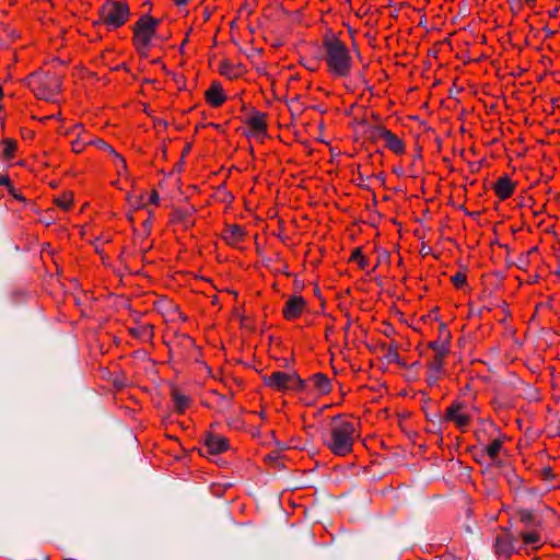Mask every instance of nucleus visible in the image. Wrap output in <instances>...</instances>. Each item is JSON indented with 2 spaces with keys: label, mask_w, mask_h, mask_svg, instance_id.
Here are the masks:
<instances>
[{
  "label": "nucleus",
  "mask_w": 560,
  "mask_h": 560,
  "mask_svg": "<svg viewBox=\"0 0 560 560\" xmlns=\"http://www.w3.org/2000/svg\"><path fill=\"white\" fill-rule=\"evenodd\" d=\"M359 438L360 422L351 417L337 416L330 422L324 444L334 455L347 456Z\"/></svg>",
  "instance_id": "1"
},
{
  "label": "nucleus",
  "mask_w": 560,
  "mask_h": 560,
  "mask_svg": "<svg viewBox=\"0 0 560 560\" xmlns=\"http://www.w3.org/2000/svg\"><path fill=\"white\" fill-rule=\"evenodd\" d=\"M324 60L327 71L335 78H347L351 73L352 57L346 44L336 36L323 40Z\"/></svg>",
  "instance_id": "2"
},
{
  "label": "nucleus",
  "mask_w": 560,
  "mask_h": 560,
  "mask_svg": "<svg viewBox=\"0 0 560 560\" xmlns=\"http://www.w3.org/2000/svg\"><path fill=\"white\" fill-rule=\"evenodd\" d=\"M28 86L38 100L54 102L61 90V77L56 72H34L28 77Z\"/></svg>",
  "instance_id": "3"
},
{
  "label": "nucleus",
  "mask_w": 560,
  "mask_h": 560,
  "mask_svg": "<svg viewBox=\"0 0 560 560\" xmlns=\"http://www.w3.org/2000/svg\"><path fill=\"white\" fill-rule=\"evenodd\" d=\"M159 20L151 15H142L133 25L132 42L138 52L147 55L151 47V40L156 33Z\"/></svg>",
  "instance_id": "4"
},
{
  "label": "nucleus",
  "mask_w": 560,
  "mask_h": 560,
  "mask_svg": "<svg viewBox=\"0 0 560 560\" xmlns=\"http://www.w3.org/2000/svg\"><path fill=\"white\" fill-rule=\"evenodd\" d=\"M129 7L121 1L106 0L100 8V22L108 30L121 27L129 20Z\"/></svg>",
  "instance_id": "5"
},
{
  "label": "nucleus",
  "mask_w": 560,
  "mask_h": 560,
  "mask_svg": "<svg viewBox=\"0 0 560 560\" xmlns=\"http://www.w3.org/2000/svg\"><path fill=\"white\" fill-rule=\"evenodd\" d=\"M264 383L277 392L300 390L304 387V381L296 373L282 371H275L270 375L264 376Z\"/></svg>",
  "instance_id": "6"
},
{
  "label": "nucleus",
  "mask_w": 560,
  "mask_h": 560,
  "mask_svg": "<svg viewBox=\"0 0 560 560\" xmlns=\"http://www.w3.org/2000/svg\"><path fill=\"white\" fill-rule=\"evenodd\" d=\"M443 420L452 422L462 432H466L472 421V416L467 411L462 401L452 402L444 412Z\"/></svg>",
  "instance_id": "7"
},
{
  "label": "nucleus",
  "mask_w": 560,
  "mask_h": 560,
  "mask_svg": "<svg viewBox=\"0 0 560 560\" xmlns=\"http://www.w3.org/2000/svg\"><path fill=\"white\" fill-rule=\"evenodd\" d=\"M373 138L377 141H382L386 149L397 155H402L406 151L404 140L382 126L374 128Z\"/></svg>",
  "instance_id": "8"
},
{
  "label": "nucleus",
  "mask_w": 560,
  "mask_h": 560,
  "mask_svg": "<svg viewBox=\"0 0 560 560\" xmlns=\"http://www.w3.org/2000/svg\"><path fill=\"white\" fill-rule=\"evenodd\" d=\"M486 430L489 431L491 442L482 447V453L487 455L490 460L494 462L503 450L506 435L502 433L499 427L493 422H488Z\"/></svg>",
  "instance_id": "9"
},
{
  "label": "nucleus",
  "mask_w": 560,
  "mask_h": 560,
  "mask_svg": "<svg viewBox=\"0 0 560 560\" xmlns=\"http://www.w3.org/2000/svg\"><path fill=\"white\" fill-rule=\"evenodd\" d=\"M516 538H514L509 532L502 530L495 537L494 551L498 556L510 558L513 553L520 552L521 547H516Z\"/></svg>",
  "instance_id": "10"
},
{
  "label": "nucleus",
  "mask_w": 560,
  "mask_h": 560,
  "mask_svg": "<svg viewBox=\"0 0 560 560\" xmlns=\"http://www.w3.org/2000/svg\"><path fill=\"white\" fill-rule=\"evenodd\" d=\"M306 301L301 295L290 296L282 308V315L287 320L299 318L306 310Z\"/></svg>",
  "instance_id": "11"
},
{
  "label": "nucleus",
  "mask_w": 560,
  "mask_h": 560,
  "mask_svg": "<svg viewBox=\"0 0 560 560\" xmlns=\"http://www.w3.org/2000/svg\"><path fill=\"white\" fill-rule=\"evenodd\" d=\"M445 357H432L428 362L427 383L430 387L438 385L445 373Z\"/></svg>",
  "instance_id": "12"
},
{
  "label": "nucleus",
  "mask_w": 560,
  "mask_h": 560,
  "mask_svg": "<svg viewBox=\"0 0 560 560\" xmlns=\"http://www.w3.org/2000/svg\"><path fill=\"white\" fill-rule=\"evenodd\" d=\"M246 231L238 224H226L221 233L222 240L230 246H237L245 241Z\"/></svg>",
  "instance_id": "13"
},
{
  "label": "nucleus",
  "mask_w": 560,
  "mask_h": 560,
  "mask_svg": "<svg viewBox=\"0 0 560 560\" xmlns=\"http://www.w3.org/2000/svg\"><path fill=\"white\" fill-rule=\"evenodd\" d=\"M441 339L429 342V348L434 352V357H447L450 353V337L451 334L444 324L440 327Z\"/></svg>",
  "instance_id": "14"
},
{
  "label": "nucleus",
  "mask_w": 560,
  "mask_h": 560,
  "mask_svg": "<svg viewBox=\"0 0 560 560\" xmlns=\"http://www.w3.org/2000/svg\"><path fill=\"white\" fill-rule=\"evenodd\" d=\"M516 188V183H514L509 176L504 175L498 178L495 184L493 185V190L497 197L500 200H505L510 198Z\"/></svg>",
  "instance_id": "15"
},
{
  "label": "nucleus",
  "mask_w": 560,
  "mask_h": 560,
  "mask_svg": "<svg viewBox=\"0 0 560 560\" xmlns=\"http://www.w3.org/2000/svg\"><path fill=\"white\" fill-rule=\"evenodd\" d=\"M205 447L210 454H220L229 448V441L222 435L208 433L205 438Z\"/></svg>",
  "instance_id": "16"
},
{
  "label": "nucleus",
  "mask_w": 560,
  "mask_h": 560,
  "mask_svg": "<svg viewBox=\"0 0 560 560\" xmlns=\"http://www.w3.org/2000/svg\"><path fill=\"white\" fill-rule=\"evenodd\" d=\"M205 98L214 108L220 107L226 101L224 91L219 82L211 83L210 88L206 91Z\"/></svg>",
  "instance_id": "17"
},
{
  "label": "nucleus",
  "mask_w": 560,
  "mask_h": 560,
  "mask_svg": "<svg viewBox=\"0 0 560 560\" xmlns=\"http://www.w3.org/2000/svg\"><path fill=\"white\" fill-rule=\"evenodd\" d=\"M246 125L253 135H260L267 131V115L261 112H254L247 119Z\"/></svg>",
  "instance_id": "18"
},
{
  "label": "nucleus",
  "mask_w": 560,
  "mask_h": 560,
  "mask_svg": "<svg viewBox=\"0 0 560 560\" xmlns=\"http://www.w3.org/2000/svg\"><path fill=\"white\" fill-rule=\"evenodd\" d=\"M308 383L313 386L318 395H327L331 392V382L323 373H316L308 378Z\"/></svg>",
  "instance_id": "19"
},
{
  "label": "nucleus",
  "mask_w": 560,
  "mask_h": 560,
  "mask_svg": "<svg viewBox=\"0 0 560 560\" xmlns=\"http://www.w3.org/2000/svg\"><path fill=\"white\" fill-rule=\"evenodd\" d=\"M73 131H77V139L71 142V149L75 153H81L92 142V138L88 136L82 125L74 126Z\"/></svg>",
  "instance_id": "20"
},
{
  "label": "nucleus",
  "mask_w": 560,
  "mask_h": 560,
  "mask_svg": "<svg viewBox=\"0 0 560 560\" xmlns=\"http://www.w3.org/2000/svg\"><path fill=\"white\" fill-rule=\"evenodd\" d=\"M129 334L141 341H151L154 336L153 326L149 324L130 327Z\"/></svg>",
  "instance_id": "21"
},
{
  "label": "nucleus",
  "mask_w": 560,
  "mask_h": 560,
  "mask_svg": "<svg viewBox=\"0 0 560 560\" xmlns=\"http://www.w3.org/2000/svg\"><path fill=\"white\" fill-rule=\"evenodd\" d=\"M172 399L175 406V409L179 413H184L190 406V397L183 394L179 389H172Z\"/></svg>",
  "instance_id": "22"
},
{
  "label": "nucleus",
  "mask_w": 560,
  "mask_h": 560,
  "mask_svg": "<svg viewBox=\"0 0 560 560\" xmlns=\"http://www.w3.org/2000/svg\"><path fill=\"white\" fill-rule=\"evenodd\" d=\"M2 155L5 160L11 161L15 156L18 143L11 138H5L1 141Z\"/></svg>",
  "instance_id": "23"
},
{
  "label": "nucleus",
  "mask_w": 560,
  "mask_h": 560,
  "mask_svg": "<svg viewBox=\"0 0 560 560\" xmlns=\"http://www.w3.org/2000/svg\"><path fill=\"white\" fill-rule=\"evenodd\" d=\"M54 203L60 209L68 211L73 205V194L70 191L63 192L62 195L54 198Z\"/></svg>",
  "instance_id": "24"
},
{
  "label": "nucleus",
  "mask_w": 560,
  "mask_h": 560,
  "mask_svg": "<svg viewBox=\"0 0 560 560\" xmlns=\"http://www.w3.org/2000/svg\"><path fill=\"white\" fill-rule=\"evenodd\" d=\"M521 537L525 546H533L534 549L541 544V536L538 532L522 533Z\"/></svg>",
  "instance_id": "25"
},
{
  "label": "nucleus",
  "mask_w": 560,
  "mask_h": 560,
  "mask_svg": "<svg viewBox=\"0 0 560 560\" xmlns=\"http://www.w3.org/2000/svg\"><path fill=\"white\" fill-rule=\"evenodd\" d=\"M110 155L113 156V163L116 167L118 176L125 175L127 173V163L125 159L116 151H114V153H112Z\"/></svg>",
  "instance_id": "26"
},
{
  "label": "nucleus",
  "mask_w": 560,
  "mask_h": 560,
  "mask_svg": "<svg viewBox=\"0 0 560 560\" xmlns=\"http://www.w3.org/2000/svg\"><path fill=\"white\" fill-rule=\"evenodd\" d=\"M190 211L184 209H176L172 212V222H183L190 224Z\"/></svg>",
  "instance_id": "27"
},
{
  "label": "nucleus",
  "mask_w": 560,
  "mask_h": 560,
  "mask_svg": "<svg viewBox=\"0 0 560 560\" xmlns=\"http://www.w3.org/2000/svg\"><path fill=\"white\" fill-rule=\"evenodd\" d=\"M350 261H357L360 269H365L368 267V259L364 257L362 249L357 247L350 257Z\"/></svg>",
  "instance_id": "28"
},
{
  "label": "nucleus",
  "mask_w": 560,
  "mask_h": 560,
  "mask_svg": "<svg viewBox=\"0 0 560 560\" xmlns=\"http://www.w3.org/2000/svg\"><path fill=\"white\" fill-rule=\"evenodd\" d=\"M89 145H94L100 150L108 152L109 154L114 153V151H115L112 145H109L107 142H105L101 138H92V142H90Z\"/></svg>",
  "instance_id": "29"
},
{
  "label": "nucleus",
  "mask_w": 560,
  "mask_h": 560,
  "mask_svg": "<svg viewBox=\"0 0 560 560\" xmlns=\"http://www.w3.org/2000/svg\"><path fill=\"white\" fill-rule=\"evenodd\" d=\"M451 280L454 287L459 289L466 284L467 276L464 272H456L454 276H452Z\"/></svg>",
  "instance_id": "30"
},
{
  "label": "nucleus",
  "mask_w": 560,
  "mask_h": 560,
  "mask_svg": "<svg viewBox=\"0 0 560 560\" xmlns=\"http://www.w3.org/2000/svg\"><path fill=\"white\" fill-rule=\"evenodd\" d=\"M518 517H520V521L525 524V525H529L533 523L534 521V514L532 511L529 510H521L518 512Z\"/></svg>",
  "instance_id": "31"
},
{
  "label": "nucleus",
  "mask_w": 560,
  "mask_h": 560,
  "mask_svg": "<svg viewBox=\"0 0 560 560\" xmlns=\"http://www.w3.org/2000/svg\"><path fill=\"white\" fill-rule=\"evenodd\" d=\"M0 185L7 186L9 188V191L13 190V186L11 185V180L8 175H0Z\"/></svg>",
  "instance_id": "32"
},
{
  "label": "nucleus",
  "mask_w": 560,
  "mask_h": 560,
  "mask_svg": "<svg viewBox=\"0 0 560 560\" xmlns=\"http://www.w3.org/2000/svg\"><path fill=\"white\" fill-rule=\"evenodd\" d=\"M160 200L159 194L156 190H152L149 196V202L152 205H158Z\"/></svg>",
  "instance_id": "33"
},
{
  "label": "nucleus",
  "mask_w": 560,
  "mask_h": 560,
  "mask_svg": "<svg viewBox=\"0 0 560 560\" xmlns=\"http://www.w3.org/2000/svg\"><path fill=\"white\" fill-rule=\"evenodd\" d=\"M15 199L18 200H24L23 196L20 194H16L14 189L12 191H9Z\"/></svg>",
  "instance_id": "34"
},
{
  "label": "nucleus",
  "mask_w": 560,
  "mask_h": 560,
  "mask_svg": "<svg viewBox=\"0 0 560 560\" xmlns=\"http://www.w3.org/2000/svg\"><path fill=\"white\" fill-rule=\"evenodd\" d=\"M176 5H185L187 0H173Z\"/></svg>",
  "instance_id": "35"
},
{
  "label": "nucleus",
  "mask_w": 560,
  "mask_h": 560,
  "mask_svg": "<svg viewBox=\"0 0 560 560\" xmlns=\"http://www.w3.org/2000/svg\"><path fill=\"white\" fill-rule=\"evenodd\" d=\"M307 68H308L310 70H312V71H315V70H316V67H315V66H313V65H310V67H307Z\"/></svg>",
  "instance_id": "36"
},
{
  "label": "nucleus",
  "mask_w": 560,
  "mask_h": 560,
  "mask_svg": "<svg viewBox=\"0 0 560 560\" xmlns=\"http://www.w3.org/2000/svg\"><path fill=\"white\" fill-rule=\"evenodd\" d=\"M478 441H479V443H482V438H481V435H478Z\"/></svg>",
  "instance_id": "37"
}]
</instances>
